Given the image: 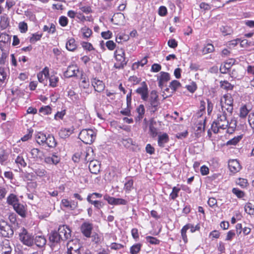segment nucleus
<instances>
[{
  "label": "nucleus",
  "instance_id": "nucleus-1",
  "mask_svg": "<svg viewBox=\"0 0 254 254\" xmlns=\"http://www.w3.org/2000/svg\"><path fill=\"white\" fill-rule=\"evenodd\" d=\"M226 116V112L220 109L216 112V118L211 125V129L214 133H222L227 128L228 121Z\"/></svg>",
  "mask_w": 254,
  "mask_h": 254
},
{
  "label": "nucleus",
  "instance_id": "nucleus-2",
  "mask_svg": "<svg viewBox=\"0 0 254 254\" xmlns=\"http://www.w3.org/2000/svg\"><path fill=\"white\" fill-rule=\"evenodd\" d=\"M35 138L36 142L40 145L48 146L50 148H54L56 146L55 139L51 134L47 135L42 132H38L36 133Z\"/></svg>",
  "mask_w": 254,
  "mask_h": 254
},
{
  "label": "nucleus",
  "instance_id": "nucleus-3",
  "mask_svg": "<svg viewBox=\"0 0 254 254\" xmlns=\"http://www.w3.org/2000/svg\"><path fill=\"white\" fill-rule=\"evenodd\" d=\"M114 57L116 60L114 64L116 68L122 69L127 65L128 60L125 58V53L123 49L118 48L114 52Z\"/></svg>",
  "mask_w": 254,
  "mask_h": 254
},
{
  "label": "nucleus",
  "instance_id": "nucleus-4",
  "mask_svg": "<svg viewBox=\"0 0 254 254\" xmlns=\"http://www.w3.org/2000/svg\"><path fill=\"white\" fill-rule=\"evenodd\" d=\"M221 111L227 112L231 114L233 111V98L230 94L223 95L220 101Z\"/></svg>",
  "mask_w": 254,
  "mask_h": 254
},
{
  "label": "nucleus",
  "instance_id": "nucleus-5",
  "mask_svg": "<svg viewBox=\"0 0 254 254\" xmlns=\"http://www.w3.org/2000/svg\"><path fill=\"white\" fill-rule=\"evenodd\" d=\"M79 139L85 144H91L95 139L96 132L92 129H83L79 134Z\"/></svg>",
  "mask_w": 254,
  "mask_h": 254
},
{
  "label": "nucleus",
  "instance_id": "nucleus-6",
  "mask_svg": "<svg viewBox=\"0 0 254 254\" xmlns=\"http://www.w3.org/2000/svg\"><path fill=\"white\" fill-rule=\"evenodd\" d=\"M19 240L25 245L32 246L34 242L33 236L29 233L25 228H22L19 233Z\"/></svg>",
  "mask_w": 254,
  "mask_h": 254
},
{
  "label": "nucleus",
  "instance_id": "nucleus-7",
  "mask_svg": "<svg viewBox=\"0 0 254 254\" xmlns=\"http://www.w3.org/2000/svg\"><path fill=\"white\" fill-rule=\"evenodd\" d=\"M11 226L2 219L0 220V233L4 237H10L13 235Z\"/></svg>",
  "mask_w": 254,
  "mask_h": 254
},
{
  "label": "nucleus",
  "instance_id": "nucleus-8",
  "mask_svg": "<svg viewBox=\"0 0 254 254\" xmlns=\"http://www.w3.org/2000/svg\"><path fill=\"white\" fill-rule=\"evenodd\" d=\"M66 254H71L75 252H80L81 246L77 239L69 241L66 245Z\"/></svg>",
  "mask_w": 254,
  "mask_h": 254
},
{
  "label": "nucleus",
  "instance_id": "nucleus-9",
  "mask_svg": "<svg viewBox=\"0 0 254 254\" xmlns=\"http://www.w3.org/2000/svg\"><path fill=\"white\" fill-rule=\"evenodd\" d=\"M170 75L169 73L161 71L159 74L157 76V79L158 81V86L162 89L166 84L170 80Z\"/></svg>",
  "mask_w": 254,
  "mask_h": 254
},
{
  "label": "nucleus",
  "instance_id": "nucleus-10",
  "mask_svg": "<svg viewBox=\"0 0 254 254\" xmlns=\"http://www.w3.org/2000/svg\"><path fill=\"white\" fill-rule=\"evenodd\" d=\"M57 233L63 241L66 240L71 237V230L66 225L60 226Z\"/></svg>",
  "mask_w": 254,
  "mask_h": 254
},
{
  "label": "nucleus",
  "instance_id": "nucleus-11",
  "mask_svg": "<svg viewBox=\"0 0 254 254\" xmlns=\"http://www.w3.org/2000/svg\"><path fill=\"white\" fill-rule=\"evenodd\" d=\"M93 230V224L89 222H83L80 226V230L83 235L87 237H91V232Z\"/></svg>",
  "mask_w": 254,
  "mask_h": 254
},
{
  "label": "nucleus",
  "instance_id": "nucleus-12",
  "mask_svg": "<svg viewBox=\"0 0 254 254\" xmlns=\"http://www.w3.org/2000/svg\"><path fill=\"white\" fill-rule=\"evenodd\" d=\"M141 86L138 87L136 92L141 95V99L144 101H147L148 98V88L146 83L143 81L141 84Z\"/></svg>",
  "mask_w": 254,
  "mask_h": 254
},
{
  "label": "nucleus",
  "instance_id": "nucleus-13",
  "mask_svg": "<svg viewBox=\"0 0 254 254\" xmlns=\"http://www.w3.org/2000/svg\"><path fill=\"white\" fill-rule=\"evenodd\" d=\"M61 207H64L68 210H75L77 206L78 202L74 200H68L67 199H63L61 201Z\"/></svg>",
  "mask_w": 254,
  "mask_h": 254
},
{
  "label": "nucleus",
  "instance_id": "nucleus-14",
  "mask_svg": "<svg viewBox=\"0 0 254 254\" xmlns=\"http://www.w3.org/2000/svg\"><path fill=\"white\" fill-rule=\"evenodd\" d=\"M79 72L78 66L75 64L69 65L66 71L64 72V76L66 78H70L76 76L77 73Z\"/></svg>",
  "mask_w": 254,
  "mask_h": 254
},
{
  "label": "nucleus",
  "instance_id": "nucleus-15",
  "mask_svg": "<svg viewBox=\"0 0 254 254\" xmlns=\"http://www.w3.org/2000/svg\"><path fill=\"white\" fill-rule=\"evenodd\" d=\"M11 248L9 242L4 240L0 244V254H11Z\"/></svg>",
  "mask_w": 254,
  "mask_h": 254
},
{
  "label": "nucleus",
  "instance_id": "nucleus-16",
  "mask_svg": "<svg viewBox=\"0 0 254 254\" xmlns=\"http://www.w3.org/2000/svg\"><path fill=\"white\" fill-rule=\"evenodd\" d=\"M228 167L230 171L235 174L239 172L241 169V166L238 160L233 159L228 162Z\"/></svg>",
  "mask_w": 254,
  "mask_h": 254
},
{
  "label": "nucleus",
  "instance_id": "nucleus-17",
  "mask_svg": "<svg viewBox=\"0 0 254 254\" xmlns=\"http://www.w3.org/2000/svg\"><path fill=\"white\" fill-rule=\"evenodd\" d=\"M149 102L151 107L156 108L159 104L158 95L155 90H152L150 94Z\"/></svg>",
  "mask_w": 254,
  "mask_h": 254
},
{
  "label": "nucleus",
  "instance_id": "nucleus-18",
  "mask_svg": "<svg viewBox=\"0 0 254 254\" xmlns=\"http://www.w3.org/2000/svg\"><path fill=\"white\" fill-rule=\"evenodd\" d=\"M61 160V158L57 155L56 153L53 154L51 156L45 157L44 162L45 163L50 165L58 164Z\"/></svg>",
  "mask_w": 254,
  "mask_h": 254
},
{
  "label": "nucleus",
  "instance_id": "nucleus-19",
  "mask_svg": "<svg viewBox=\"0 0 254 254\" xmlns=\"http://www.w3.org/2000/svg\"><path fill=\"white\" fill-rule=\"evenodd\" d=\"M91 83L94 87L95 90L97 92H100L105 88V85L102 81L96 78H94L91 80Z\"/></svg>",
  "mask_w": 254,
  "mask_h": 254
},
{
  "label": "nucleus",
  "instance_id": "nucleus-20",
  "mask_svg": "<svg viewBox=\"0 0 254 254\" xmlns=\"http://www.w3.org/2000/svg\"><path fill=\"white\" fill-rule=\"evenodd\" d=\"M89 169L91 173L97 174L100 171V164L97 160H92L90 161Z\"/></svg>",
  "mask_w": 254,
  "mask_h": 254
},
{
  "label": "nucleus",
  "instance_id": "nucleus-21",
  "mask_svg": "<svg viewBox=\"0 0 254 254\" xmlns=\"http://www.w3.org/2000/svg\"><path fill=\"white\" fill-rule=\"evenodd\" d=\"M169 138L166 133L160 134L158 137V144L161 147H164L165 144L169 142Z\"/></svg>",
  "mask_w": 254,
  "mask_h": 254
},
{
  "label": "nucleus",
  "instance_id": "nucleus-22",
  "mask_svg": "<svg viewBox=\"0 0 254 254\" xmlns=\"http://www.w3.org/2000/svg\"><path fill=\"white\" fill-rule=\"evenodd\" d=\"M49 74V69L48 67H45L43 70L37 74V78L39 81L44 83V81L48 78Z\"/></svg>",
  "mask_w": 254,
  "mask_h": 254
},
{
  "label": "nucleus",
  "instance_id": "nucleus-23",
  "mask_svg": "<svg viewBox=\"0 0 254 254\" xmlns=\"http://www.w3.org/2000/svg\"><path fill=\"white\" fill-rule=\"evenodd\" d=\"M125 16L123 13L119 12L115 14L111 19V21L115 24L120 25L124 21Z\"/></svg>",
  "mask_w": 254,
  "mask_h": 254
},
{
  "label": "nucleus",
  "instance_id": "nucleus-24",
  "mask_svg": "<svg viewBox=\"0 0 254 254\" xmlns=\"http://www.w3.org/2000/svg\"><path fill=\"white\" fill-rule=\"evenodd\" d=\"M237 127V121L235 119H231L230 121H228L227 128L225 129L226 132L229 134L233 133Z\"/></svg>",
  "mask_w": 254,
  "mask_h": 254
},
{
  "label": "nucleus",
  "instance_id": "nucleus-25",
  "mask_svg": "<svg viewBox=\"0 0 254 254\" xmlns=\"http://www.w3.org/2000/svg\"><path fill=\"white\" fill-rule=\"evenodd\" d=\"M49 240L52 245H55L59 243L62 239L57 232H53L50 234Z\"/></svg>",
  "mask_w": 254,
  "mask_h": 254
},
{
  "label": "nucleus",
  "instance_id": "nucleus-26",
  "mask_svg": "<svg viewBox=\"0 0 254 254\" xmlns=\"http://www.w3.org/2000/svg\"><path fill=\"white\" fill-rule=\"evenodd\" d=\"M73 127L69 128H62L59 131V135L62 138H66L72 133Z\"/></svg>",
  "mask_w": 254,
  "mask_h": 254
},
{
  "label": "nucleus",
  "instance_id": "nucleus-27",
  "mask_svg": "<svg viewBox=\"0 0 254 254\" xmlns=\"http://www.w3.org/2000/svg\"><path fill=\"white\" fill-rule=\"evenodd\" d=\"M156 122L153 120H151L149 124V132L151 136L154 137L157 136L158 133V130L155 127Z\"/></svg>",
  "mask_w": 254,
  "mask_h": 254
},
{
  "label": "nucleus",
  "instance_id": "nucleus-28",
  "mask_svg": "<svg viewBox=\"0 0 254 254\" xmlns=\"http://www.w3.org/2000/svg\"><path fill=\"white\" fill-rule=\"evenodd\" d=\"M34 242L37 246L42 248L46 245V239L43 236H37L34 239Z\"/></svg>",
  "mask_w": 254,
  "mask_h": 254
},
{
  "label": "nucleus",
  "instance_id": "nucleus-29",
  "mask_svg": "<svg viewBox=\"0 0 254 254\" xmlns=\"http://www.w3.org/2000/svg\"><path fill=\"white\" fill-rule=\"evenodd\" d=\"M77 48L75 40L73 38L69 39L66 43V48L69 51H74Z\"/></svg>",
  "mask_w": 254,
  "mask_h": 254
},
{
  "label": "nucleus",
  "instance_id": "nucleus-30",
  "mask_svg": "<svg viewBox=\"0 0 254 254\" xmlns=\"http://www.w3.org/2000/svg\"><path fill=\"white\" fill-rule=\"evenodd\" d=\"M81 45L84 50L92 51V55H95L97 54V51L95 50L90 43L83 42L82 43Z\"/></svg>",
  "mask_w": 254,
  "mask_h": 254
},
{
  "label": "nucleus",
  "instance_id": "nucleus-31",
  "mask_svg": "<svg viewBox=\"0 0 254 254\" xmlns=\"http://www.w3.org/2000/svg\"><path fill=\"white\" fill-rule=\"evenodd\" d=\"M184 226L186 227L187 230L190 229V232L192 233H194L196 231H199L200 229V224L199 223H197L195 225L191 223H188Z\"/></svg>",
  "mask_w": 254,
  "mask_h": 254
},
{
  "label": "nucleus",
  "instance_id": "nucleus-32",
  "mask_svg": "<svg viewBox=\"0 0 254 254\" xmlns=\"http://www.w3.org/2000/svg\"><path fill=\"white\" fill-rule=\"evenodd\" d=\"M7 202L8 205L12 206L14 210L16 211V195L13 193L10 194L7 198Z\"/></svg>",
  "mask_w": 254,
  "mask_h": 254
},
{
  "label": "nucleus",
  "instance_id": "nucleus-33",
  "mask_svg": "<svg viewBox=\"0 0 254 254\" xmlns=\"http://www.w3.org/2000/svg\"><path fill=\"white\" fill-rule=\"evenodd\" d=\"M102 196V194L100 193L97 192H93L92 193H89L87 197V201L91 203V201H96V198H101Z\"/></svg>",
  "mask_w": 254,
  "mask_h": 254
},
{
  "label": "nucleus",
  "instance_id": "nucleus-34",
  "mask_svg": "<svg viewBox=\"0 0 254 254\" xmlns=\"http://www.w3.org/2000/svg\"><path fill=\"white\" fill-rule=\"evenodd\" d=\"M133 181L132 179H129L127 181L124 187V190L127 193H129L133 189Z\"/></svg>",
  "mask_w": 254,
  "mask_h": 254
},
{
  "label": "nucleus",
  "instance_id": "nucleus-35",
  "mask_svg": "<svg viewBox=\"0 0 254 254\" xmlns=\"http://www.w3.org/2000/svg\"><path fill=\"white\" fill-rule=\"evenodd\" d=\"M232 65L230 63H225L220 67V71L222 73H226L230 71Z\"/></svg>",
  "mask_w": 254,
  "mask_h": 254
},
{
  "label": "nucleus",
  "instance_id": "nucleus-36",
  "mask_svg": "<svg viewBox=\"0 0 254 254\" xmlns=\"http://www.w3.org/2000/svg\"><path fill=\"white\" fill-rule=\"evenodd\" d=\"M180 190V188L177 187H173L172 189V191L169 195L170 199L172 200H175L177 197H178Z\"/></svg>",
  "mask_w": 254,
  "mask_h": 254
},
{
  "label": "nucleus",
  "instance_id": "nucleus-37",
  "mask_svg": "<svg viewBox=\"0 0 254 254\" xmlns=\"http://www.w3.org/2000/svg\"><path fill=\"white\" fill-rule=\"evenodd\" d=\"M136 111L138 114L136 118V120L140 121L143 118L145 113V109L144 106L143 105H140L137 108Z\"/></svg>",
  "mask_w": 254,
  "mask_h": 254
},
{
  "label": "nucleus",
  "instance_id": "nucleus-38",
  "mask_svg": "<svg viewBox=\"0 0 254 254\" xmlns=\"http://www.w3.org/2000/svg\"><path fill=\"white\" fill-rule=\"evenodd\" d=\"M221 88L226 90H232L234 86L226 80L221 81L220 82Z\"/></svg>",
  "mask_w": 254,
  "mask_h": 254
},
{
  "label": "nucleus",
  "instance_id": "nucleus-39",
  "mask_svg": "<svg viewBox=\"0 0 254 254\" xmlns=\"http://www.w3.org/2000/svg\"><path fill=\"white\" fill-rule=\"evenodd\" d=\"M17 213L22 217H25L26 209L23 205L17 203Z\"/></svg>",
  "mask_w": 254,
  "mask_h": 254
},
{
  "label": "nucleus",
  "instance_id": "nucleus-40",
  "mask_svg": "<svg viewBox=\"0 0 254 254\" xmlns=\"http://www.w3.org/2000/svg\"><path fill=\"white\" fill-rule=\"evenodd\" d=\"M181 86V84L179 81L176 80H174L170 82L169 86L172 90V92H174L179 88Z\"/></svg>",
  "mask_w": 254,
  "mask_h": 254
},
{
  "label": "nucleus",
  "instance_id": "nucleus-41",
  "mask_svg": "<svg viewBox=\"0 0 254 254\" xmlns=\"http://www.w3.org/2000/svg\"><path fill=\"white\" fill-rule=\"evenodd\" d=\"M232 192L238 198H244V197L246 196L245 192L238 188H233L232 190Z\"/></svg>",
  "mask_w": 254,
  "mask_h": 254
},
{
  "label": "nucleus",
  "instance_id": "nucleus-42",
  "mask_svg": "<svg viewBox=\"0 0 254 254\" xmlns=\"http://www.w3.org/2000/svg\"><path fill=\"white\" fill-rule=\"evenodd\" d=\"M122 143L126 148H129L131 145H136L135 142L133 141L130 138L123 139L122 140Z\"/></svg>",
  "mask_w": 254,
  "mask_h": 254
},
{
  "label": "nucleus",
  "instance_id": "nucleus-43",
  "mask_svg": "<svg viewBox=\"0 0 254 254\" xmlns=\"http://www.w3.org/2000/svg\"><path fill=\"white\" fill-rule=\"evenodd\" d=\"M214 50L213 45L211 44H208L203 48L202 53L203 54L205 55L213 52Z\"/></svg>",
  "mask_w": 254,
  "mask_h": 254
},
{
  "label": "nucleus",
  "instance_id": "nucleus-44",
  "mask_svg": "<svg viewBox=\"0 0 254 254\" xmlns=\"http://www.w3.org/2000/svg\"><path fill=\"white\" fill-rule=\"evenodd\" d=\"M141 245L140 244H135L132 246L130 248V253L131 254H137L140 251Z\"/></svg>",
  "mask_w": 254,
  "mask_h": 254
},
{
  "label": "nucleus",
  "instance_id": "nucleus-45",
  "mask_svg": "<svg viewBox=\"0 0 254 254\" xmlns=\"http://www.w3.org/2000/svg\"><path fill=\"white\" fill-rule=\"evenodd\" d=\"M59 78L58 76L55 75H52L49 77L50 86L52 87L57 86L58 82H59Z\"/></svg>",
  "mask_w": 254,
  "mask_h": 254
},
{
  "label": "nucleus",
  "instance_id": "nucleus-46",
  "mask_svg": "<svg viewBox=\"0 0 254 254\" xmlns=\"http://www.w3.org/2000/svg\"><path fill=\"white\" fill-rule=\"evenodd\" d=\"M236 183L238 185L243 189L246 188L249 185L248 180L244 178H239L237 180Z\"/></svg>",
  "mask_w": 254,
  "mask_h": 254
},
{
  "label": "nucleus",
  "instance_id": "nucleus-47",
  "mask_svg": "<svg viewBox=\"0 0 254 254\" xmlns=\"http://www.w3.org/2000/svg\"><path fill=\"white\" fill-rule=\"evenodd\" d=\"M250 109H248L246 105H244L240 108V117L241 118H245L249 113Z\"/></svg>",
  "mask_w": 254,
  "mask_h": 254
},
{
  "label": "nucleus",
  "instance_id": "nucleus-48",
  "mask_svg": "<svg viewBox=\"0 0 254 254\" xmlns=\"http://www.w3.org/2000/svg\"><path fill=\"white\" fill-rule=\"evenodd\" d=\"M11 40V37L5 33H1L0 35V43L5 44L9 43Z\"/></svg>",
  "mask_w": 254,
  "mask_h": 254
},
{
  "label": "nucleus",
  "instance_id": "nucleus-49",
  "mask_svg": "<svg viewBox=\"0 0 254 254\" xmlns=\"http://www.w3.org/2000/svg\"><path fill=\"white\" fill-rule=\"evenodd\" d=\"M245 211L250 215H253L254 214V206L250 202L246 203L245 206Z\"/></svg>",
  "mask_w": 254,
  "mask_h": 254
},
{
  "label": "nucleus",
  "instance_id": "nucleus-50",
  "mask_svg": "<svg viewBox=\"0 0 254 254\" xmlns=\"http://www.w3.org/2000/svg\"><path fill=\"white\" fill-rule=\"evenodd\" d=\"M34 172L37 176L40 178L48 177L47 172L44 169H36L34 170Z\"/></svg>",
  "mask_w": 254,
  "mask_h": 254
},
{
  "label": "nucleus",
  "instance_id": "nucleus-51",
  "mask_svg": "<svg viewBox=\"0 0 254 254\" xmlns=\"http://www.w3.org/2000/svg\"><path fill=\"white\" fill-rule=\"evenodd\" d=\"M68 97L74 103H77L78 99V96L72 90L68 91Z\"/></svg>",
  "mask_w": 254,
  "mask_h": 254
},
{
  "label": "nucleus",
  "instance_id": "nucleus-52",
  "mask_svg": "<svg viewBox=\"0 0 254 254\" xmlns=\"http://www.w3.org/2000/svg\"><path fill=\"white\" fill-rule=\"evenodd\" d=\"M81 32L83 37L85 38H89L92 34V30L87 27H83L81 30Z\"/></svg>",
  "mask_w": 254,
  "mask_h": 254
},
{
  "label": "nucleus",
  "instance_id": "nucleus-53",
  "mask_svg": "<svg viewBox=\"0 0 254 254\" xmlns=\"http://www.w3.org/2000/svg\"><path fill=\"white\" fill-rule=\"evenodd\" d=\"M39 112L44 115L51 114L52 109L49 106H45L40 108Z\"/></svg>",
  "mask_w": 254,
  "mask_h": 254
},
{
  "label": "nucleus",
  "instance_id": "nucleus-54",
  "mask_svg": "<svg viewBox=\"0 0 254 254\" xmlns=\"http://www.w3.org/2000/svg\"><path fill=\"white\" fill-rule=\"evenodd\" d=\"M145 239L147 242L152 245H159L160 242V241L156 238L149 236L146 237Z\"/></svg>",
  "mask_w": 254,
  "mask_h": 254
},
{
  "label": "nucleus",
  "instance_id": "nucleus-55",
  "mask_svg": "<svg viewBox=\"0 0 254 254\" xmlns=\"http://www.w3.org/2000/svg\"><path fill=\"white\" fill-rule=\"evenodd\" d=\"M204 131V125L202 124H198L197 126V128L195 131V135L198 137L201 136V134L202 132Z\"/></svg>",
  "mask_w": 254,
  "mask_h": 254
},
{
  "label": "nucleus",
  "instance_id": "nucleus-56",
  "mask_svg": "<svg viewBox=\"0 0 254 254\" xmlns=\"http://www.w3.org/2000/svg\"><path fill=\"white\" fill-rule=\"evenodd\" d=\"M240 46L242 48H247L250 46H254V42H249L247 40L244 39L240 41Z\"/></svg>",
  "mask_w": 254,
  "mask_h": 254
},
{
  "label": "nucleus",
  "instance_id": "nucleus-57",
  "mask_svg": "<svg viewBox=\"0 0 254 254\" xmlns=\"http://www.w3.org/2000/svg\"><path fill=\"white\" fill-rule=\"evenodd\" d=\"M8 158V155L6 152L2 150L0 151V163L3 164Z\"/></svg>",
  "mask_w": 254,
  "mask_h": 254
},
{
  "label": "nucleus",
  "instance_id": "nucleus-58",
  "mask_svg": "<svg viewBox=\"0 0 254 254\" xmlns=\"http://www.w3.org/2000/svg\"><path fill=\"white\" fill-rule=\"evenodd\" d=\"M187 230L184 226L183 227L181 230V237L185 244H186L188 242V239L187 235Z\"/></svg>",
  "mask_w": 254,
  "mask_h": 254
},
{
  "label": "nucleus",
  "instance_id": "nucleus-59",
  "mask_svg": "<svg viewBox=\"0 0 254 254\" xmlns=\"http://www.w3.org/2000/svg\"><path fill=\"white\" fill-rule=\"evenodd\" d=\"M30 153L33 158H38L40 157L41 152L39 149L34 148L31 149Z\"/></svg>",
  "mask_w": 254,
  "mask_h": 254
},
{
  "label": "nucleus",
  "instance_id": "nucleus-60",
  "mask_svg": "<svg viewBox=\"0 0 254 254\" xmlns=\"http://www.w3.org/2000/svg\"><path fill=\"white\" fill-rule=\"evenodd\" d=\"M7 74L3 68L0 67V84L4 82L6 79Z\"/></svg>",
  "mask_w": 254,
  "mask_h": 254
},
{
  "label": "nucleus",
  "instance_id": "nucleus-61",
  "mask_svg": "<svg viewBox=\"0 0 254 254\" xmlns=\"http://www.w3.org/2000/svg\"><path fill=\"white\" fill-rule=\"evenodd\" d=\"M42 34H39L38 33L32 34V37L30 39V42L32 43H34L36 41L40 40L42 37Z\"/></svg>",
  "mask_w": 254,
  "mask_h": 254
},
{
  "label": "nucleus",
  "instance_id": "nucleus-62",
  "mask_svg": "<svg viewBox=\"0 0 254 254\" xmlns=\"http://www.w3.org/2000/svg\"><path fill=\"white\" fill-rule=\"evenodd\" d=\"M19 29L21 33H25L28 29V26L26 23L24 22H21L18 25Z\"/></svg>",
  "mask_w": 254,
  "mask_h": 254
},
{
  "label": "nucleus",
  "instance_id": "nucleus-63",
  "mask_svg": "<svg viewBox=\"0 0 254 254\" xmlns=\"http://www.w3.org/2000/svg\"><path fill=\"white\" fill-rule=\"evenodd\" d=\"M220 31L224 35H227L230 34L231 33V28L226 26H222L220 27Z\"/></svg>",
  "mask_w": 254,
  "mask_h": 254
},
{
  "label": "nucleus",
  "instance_id": "nucleus-64",
  "mask_svg": "<svg viewBox=\"0 0 254 254\" xmlns=\"http://www.w3.org/2000/svg\"><path fill=\"white\" fill-rule=\"evenodd\" d=\"M91 204L93 205L95 208L100 209L104 206V203L100 200L91 201Z\"/></svg>",
  "mask_w": 254,
  "mask_h": 254
}]
</instances>
